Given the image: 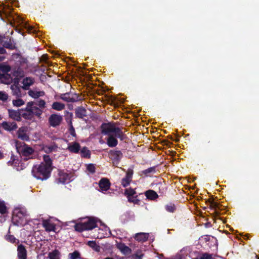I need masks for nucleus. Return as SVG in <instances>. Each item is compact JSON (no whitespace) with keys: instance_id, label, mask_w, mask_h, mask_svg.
<instances>
[{"instance_id":"obj_1","label":"nucleus","mask_w":259,"mask_h":259,"mask_svg":"<svg viewBox=\"0 0 259 259\" xmlns=\"http://www.w3.org/2000/svg\"><path fill=\"white\" fill-rule=\"evenodd\" d=\"M52 169V161L51 158L48 155H44L43 161L38 164L33 165L31 173L36 179L44 181L50 177Z\"/></svg>"},{"instance_id":"obj_2","label":"nucleus","mask_w":259,"mask_h":259,"mask_svg":"<svg viewBox=\"0 0 259 259\" xmlns=\"http://www.w3.org/2000/svg\"><path fill=\"white\" fill-rule=\"evenodd\" d=\"M101 128L102 134L109 136L107 140V144L110 147H114L117 145L116 138H119L121 140L124 139V135L121 129L114 124L104 123L102 124Z\"/></svg>"},{"instance_id":"obj_3","label":"nucleus","mask_w":259,"mask_h":259,"mask_svg":"<svg viewBox=\"0 0 259 259\" xmlns=\"http://www.w3.org/2000/svg\"><path fill=\"white\" fill-rule=\"evenodd\" d=\"M28 214L25 208H15L13 212L12 222L16 226H23L27 223Z\"/></svg>"},{"instance_id":"obj_4","label":"nucleus","mask_w":259,"mask_h":259,"mask_svg":"<svg viewBox=\"0 0 259 259\" xmlns=\"http://www.w3.org/2000/svg\"><path fill=\"white\" fill-rule=\"evenodd\" d=\"M97 226L96 220L94 218H88L84 221L77 223L74 226L76 231L82 232L85 230H92Z\"/></svg>"},{"instance_id":"obj_5","label":"nucleus","mask_w":259,"mask_h":259,"mask_svg":"<svg viewBox=\"0 0 259 259\" xmlns=\"http://www.w3.org/2000/svg\"><path fill=\"white\" fill-rule=\"evenodd\" d=\"M17 149L19 153L24 157H29L34 152V150L31 147L23 143L22 145H17Z\"/></svg>"},{"instance_id":"obj_6","label":"nucleus","mask_w":259,"mask_h":259,"mask_svg":"<svg viewBox=\"0 0 259 259\" xmlns=\"http://www.w3.org/2000/svg\"><path fill=\"white\" fill-rule=\"evenodd\" d=\"M63 120L62 116L58 114H53L49 118L50 125L53 127L59 126Z\"/></svg>"},{"instance_id":"obj_7","label":"nucleus","mask_w":259,"mask_h":259,"mask_svg":"<svg viewBox=\"0 0 259 259\" xmlns=\"http://www.w3.org/2000/svg\"><path fill=\"white\" fill-rule=\"evenodd\" d=\"M31 103H27L25 108L20 109L21 116L26 119H31L34 116L32 114L31 108Z\"/></svg>"},{"instance_id":"obj_8","label":"nucleus","mask_w":259,"mask_h":259,"mask_svg":"<svg viewBox=\"0 0 259 259\" xmlns=\"http://www.w3.org/2000/svg\"><path fill=\"white\" fill-rule=\"evenodd\" d=\"M60 98L67 102H75L80 100L77 94L72 93L62 94L60 95Z\"/></svg>"},{"instance_id":"obj_9","label":"nucleus","mask_w":259,"mask_h":259,"mask_svg":"<svg viewBox=\"0 0 259 259\" xmlns=\"http://www.w3.org/2000/svg\"><path fill=\"white\" fill-rule=\"evenodd\" d=\"M110 157L114 164H117L122 157V153L119 150L110 151Z\"/></svg>"},{"instance_id":"obj_10","label":"nucleus","mask_w":259,"mask_h":259,"mask_svg":"<svg viewBox=\"0 0 259 259\" xmlns=\"http://www.w3.org/2000/svg\"><path fill=\"white\" fill-rule=\"evenodd\" d=\"M110 182L107 178H102L99 182L100 191L104 192L107 191L110 187Z\"/></svg>"},{"instance_id":"obj_11","label":"nucleus","mask_w":259,"mask_h":259,"mask_svg":"<svg viewBox=\"0 0 259 259\" xmlns=\"http://www.w3.org/2000/svg\"><path fill=\"white\" fill-rule=\"evenodd\" d=\"M133 175V170L132 169H128L126 171V176L121 180V185L123 187L127 186L131 183Z\"/></svg>"},{"instance_id":"obj_12","label":"nucleus","mask_w":259,"mask_h":259,"mask_svg":"<svg viewBox=\"0 0 259 259\" xmlns=\"http://www.w3.org/2000/svg\"><path fill=\"white\" fill-rule=\"evenodd\" d=\"M116 246L117 248L124 255H128L131 253L132 250L125 244L122 242H117Z\"/></svg>"},{"instance_id":"obj_13","label":"nucleus","mask_w":259,"mask_h":259,"mask_svg":"<svg viewBox=\"0 0 259 259\" xmlns=\"http://www.w3.org/2000/svg\"><path fill=\"white\" fill-rule=\"evenodd\" d=\"M17 255L19 259H27V250L23 245L20 244L18 245Z\"/></svg>"},{"instance_id":"obj_14","label":"nucleus","mask_w":259,"mask_h":259,"mask_svg":"<svg viewBox=\"0 0 259 259\" xmlns=\"http://www.w3.org/2000/svg\"><path fill=\"white\" fill-rule=\"evenodd\" d=\"M42 225L46 231L51 232L55 231V225L49 220H43Z\"/></svg>"},{"instance_id":"obj_15","label":"nucleus","mask_w":259,"mask_h":259,"mask_svg":"<svg viewBox=\"0 0 259 259\" xmlns=\"http://www.w3.org/2000/svg\"><path fill=\"white\" fill-rule=\"evenodd\" d=\"M27 130L24 127L20 128L17 132L18 137L23 141H28L29 139L28 135L26 133Z\"/></svg>"},{"instance_id":"obj_16","label":"nucleus","mask_w":259,"mask_h":259,"mask_svg":"<svg viewBox=\"0 0 259 259\" xmlns=\"http://www.w3.org/2000/svg\"><path fill=\"white\" fill-rule=\"evenodd\" d=\"M9 115L10 117L12 119L17 120L20 121L21 119V112L20 110L16 111L14 110L9 109L8 110Z\"/></svg>"},{"instance_id":"obj_17","label":"nucleus","mask_w":259,"mask_h":259,"mask_svg":"<svg viewBox=\"0 0 259 259\" xmlns=\"http://www.w3.org/2000/svg\"><path fill=\"white\" fill-rule=\"evenodd\" d=\"M3 128L8 131H12L17 128V125L16 122H8L4 121L2 123Z\"/></svg>"},{"instance_id":"obj_18","label":"nucleus","mask_w":259,"mask_h":259,"mask_svg":"<svg viewBox=\"0 0 259 259\" xmlns=\"http://www.w3.org/2000/svg\"><path fill=\"white\" fill-rule=\"evenodd\" d=\"M149 235L146 233H138L135 234L134 238L139 242H145L149 238Z\"/></svg>"},{"instance_id":"obj_19","label":"nucleus","mask_w":259,"mask_h":259,"mask_svg":"<svg viewBox=\"0 0 259 259\" xmlns=\"http://www.w3.org/2000/svg\"><path fill=\"white\" fill-rule=\"evenodd\" d=\"M34 82V80L32 77H28L24 78L22 81L23 89L28 90L29 87L32 85Z\"/></svg>"},{"instance_id":"obj_20","label":"nucleus","mask_w":259,"mask_h":259,"mask_svg":"<svg viewBox=\"0 0 259 259\" xmlns=\"http://www.w3.org/2000/svg\"><path fill=\"white\" fill-rule=\"evenodd\" d=\"M75 115L77 117L82 118L87 116V111L84 108L79 107L75 110Z\"/></svg>"},{"instance_id":"obj_21","label":"nucleus","mask_w":259,"mask_h":259,"mask_svg":"<svg viewBox=\"0 0 259 259\" xmlns=\"http://www.w3.org/2000/svg\"><path fill=\"white\" fill-rule=\"evenodd\" d=\"M67 149L71 152L77 153L80 150L79 144L75 142L72 143L68 146Z\"/></svg>"},{"instance_id":"obj_22","label":"nucleus","mask_w":259,"mask_h":259,"mask_svg":"<svg viewBox=\"0 0 259 259\" xmlns=\"http://www.w3.org/2000/svg\"><path fill=\"white\" fill-rule=\"evenodd\" d=\"M28 94L29 96L35 99L45 95V92L44 91H37L33 90H30L28 92Z\"/></svg>"},{"instance_id":"obj_23","label":"nucleus","mask_w":259,"mask_h":259,"mask_svg":"<svg viewBox=\"0 0 259 259\" xmlns=\"http://www.w3.org/2000/svg\"><path fill=\"white\" fill-rule=\"evenodd\" d=\"M145 196L148 199L151 200H154L158 197V195L157 193L154 191L152 190H149L146 191Z\"/></svg>"},{"instance_id":"obj_24","label":"nucleus","mask_w":259,"mask_h":259,"mask_svg":"<svg viewBox=\"0 0 259 259\" xmlns=\"http://www.w3.org/2000/svg\"><path fill=\"white\" fill-rule=\"evenodd\" d=\"M65 105L58 102H55L52 104V108L57 111H61L65 108Z\"/></svg>"},{"instance_id":"obj_25","label":"nucleus","mask_w":259,"mask_h":259,"mask_svg":"<svg viewBox=\"0 0 259 259\" xmlns=\"http://www.w3.org/2000/svg\"><path fill=\"white\" fill-rule=\"evenodd\" d=\"M29 103H31V109L33 116H40L42 114V111L37 106H34V103L33 102H29Z\"/></svg>"},{"instance_id":"obj_26","label":"nucleus","mask_w":259,"mask_h":259,"mask_svg":"<svg viewBox=\"0 0 259 259\" xmlns=\"http://www.w3.org/2000/svg\"><path fill=\"white\" fill-rule=\"evenodd\" d=\"M12 94L17 97H20L21 96V90L17 85L13 84L11 87Z\"/></svg>"},{"instance_id":"obj_27","label":"nucleus","mask_w":259,"mask_h":259,"mask_svg":"<svg viewBox=\"0 0 259 259\" xmlns=\"http://www.w3.org/2000/svg\"><path fill=\"white\" fill-rule=\"evenodd\" d=\"M46 259H60L58 251L55 250L50 252Z\"/></svg>"},{"instance_id":"obj_28","label":"nucleus","mask_w":259,"mask_h":259,"mask_svg":"<svg viewBox=\"0 0 259 259\" xmlns=\"http://www.w3.org/2000/svg\"><path fill=\"white\" fill-rule=\"evenodd\" d=\"M87 244L92 248L94 250L96 251H100V247L98 245L96 241H89L88 242Z\"/></svg>"},{"instance_id":"obj_29","label":"nucleus","mask_w":259,"mask_h":259,"mask_svg":"<svg viewBox=\"0 0 259 259\" xmlns=\"http://www.w3.org/2000/svg\"><path fill=\"white\" fill-rule=\"evenodd\" d=\"M72 114H70V119H67V121L69 123V132H70V134L73 137L75 136L76 135V134H75V129L73 127V125H72V122H71V117H72Z\"/></svg>"},{"instance_id":"obj_30","label":"nucleus","mask_w":259,"mask_h":259,"mask_svg":"<svg viewBox=\"0 0 259 259\" xmlns=\"http://www.w3.org/2000/svg\"><path fill=\"white\" fill-rule=\"evenodd\" d=\"M57 148V146L55 145H50V146H44L42 147V150L46 153H50L52 152L53 150H55Z\"/></svg>"},{"instance_id":"obj_31","label":"nucleus","mask_w":259,"mask_h":259,"mask_svg":"<svg viewBox=\"0 0 259 259\" xmlns=\"http://www.w3.org/2000/svg\"><path fill=\"white\" fill-rule=\"evenodd\" d=\"M8 212L7 208L4 201H0V213L4 214Z\"/></svg>"},{"instance_id":"obj_32","label":"nucleus","mask_w":259,"mask_h":259,"mask_svg":"<svg viewBox=\"0 0 259 259\" xmlns=\"http://www.w3.org/2000/svg\"><path fill=\"white\" fill-rule=\"evenodd\" d=\"M6 239L8 241L12 243H19V240L17 239L13 235H8L6 236Z\"/></svg>"},{"instance_id":"obj_33","label":"nucleus","mask_w":259,"mask_h":259,"mask_svg":"<svg viewBox=\"0 0 259 259\" xmlns=\"http://www.w3.org/2000/svg\"><path fill=\"white\" fill-rule=\"evenodd\" d=\"M69 259H80V254L79 252L75 251L69 254Z\"/></svg>"},{"instance_id":"obj_34","label":"nucleus","mask_w":259,"mask_h":259,"mask_svg":"<svg viewBox=\"0 0 259 259\" xmlns=\"http://www.w3.org/2000/svg\"><path fill=\"white\" fill-rule=\"evenodd\" d=\"M25 104L24 101L21 99H18L13 101V104L16 107H20Z\"/></svg>"},{"instance_id":"obj_35","label":"nucleus","mask_w":259,"mask_h":259,"mask_svg":"<svg viewBox=\"0 0 259 259\" xmlns=\"http://www.w3.org/2000/svg\"><path fill=\"white\" fill-rule=\"evenodd\" d=\"M81 154L83 157H89L90 155V151L86 147H83L81 150Z\"/></svg>"},{"instance_id":"obj_36","label":"nucleus","mask_w":259,"mask_h":259,"mask_svg":"<svg viewBox=\"0 0 259 259\" xmlns=\"http://www.w3.org/2000/svg\"><path fill=\"white\" fill-rule=\"evenodd\" d=\"M125 194L127 195V198L131 197L136 194V191L133 189H127L125 191Z\"/></svg>"},{"instance_id":"obj_37","label":"nucleus","mask_w":259,"mask_h":259,"mask_svg":"<svg viewBox=\"0 0 259 259\" xmlns=\"http://www.w3.org/2000/svg\"><path fill=\"white\" fill-rule=\"evenodd\" d=\"M24 27L27 29V30L30 32H34L36 30L33 26L29 25L26 22H24Z\"/></svg>"},{"instance_id":"obj_38","label":"nucleus","mask_w":259,"mask_h":259,"mask_svg":"<svg viewBox=\"0 0 259 259\" xmlns=\"http://www.w3.org/2000/svg\"><path fill=\"white\" fill-rule=\"evenodd\" d=\"M166 210L170 212H173L176 209L175 206L174 204H170L165 206Z\"/></svg>"},{"instance_id":"obj_39","label":"nucleus","mask_w":259,"mask_h":259,"mask_svg":"<svg viewBox=\"0 0 259 259\" xmlns=\"http://www.w3.org/2000/svg\"><path fill=\"white\" fill-rule=\"evenodd\" d=\"M8 98V95L4 92L0 91V100L6 101Z\"/></svg>"},{"instance_id":"obj_40","label":"nucleus","mask_w":259,"mask_h":259,"mask_svg":"<svg viewBox=\"0 0 259 259\" xmlns=\"http://www.w3.org/2000/svg\"><path fill=\"white\" fill-rule=\"evenodd\" d=\"M87 170L90 171L91 174H94L95 172L96 168L93 164H89L87 165Z\"/></svg>"},{"instance_id":"obj_41","label":"nucleus","mask_w":259,"mask_h":259,"mask_svg":"<svg viewBox=\"0 0 259 259\" xmlns=\"http://www.w3.org/2000/svg\"><path fill=\"white\" fill-rule=\"evenodd\" d=\"M155 172V169L154 167H151L148 168L144 171H143V173L146 175H148V174L150 173H154Z\"/></svg>"},{"instance_id":"obj_42","label":"nucleus","mask_w":259,"mask_h":259,"mask_svg":"<svg viewBox=\"0 0 259 259\" xmlns=\"http://www.w3.org/2000/svg\"><path fill=\"white\" fill-rule=\"evenodd\" d=\"M4 47L6 48L10 49L11 50L13 49L14 48V45L12 44L11 40H10L9 41H8V42L7 41L5 42L4 44Z\"/></svg>"},{"instance_id":"obj_43","label":"nucleus","mask_w":259,"mask_h":259,"mask_svg":"<svg viewBox=\"0 0 259 259\" xmlns=\"http://www.w3.org/2000/svg\"><path fill=\"white\" fill-rule=\"evenodd\" d=\"M128 200L129 202H133L134 204H139L140 202V200L139 199L134 197H128Z\"/></svg>"},{"instance_id":"obj_44","label":"nucleus","mask_w":259,"mask_h":259,"mask_svg":"<svg viewBox=\"0 0 259 259\" xmlns=\"http://www.w3.org/2000/svg\"><path fill=\"white\" fill-rule=\"evenodd\" d=\"M135 255L137 258L141 259L143 256L144 254L142 250H138L135 253Z\"/></svg>"},{"instance_id":"obj_45","label":"nucleus","mask_w":259,"mask_h":259,"mask_svg":"<svg viewBox=\"0 0 259 259\" xmlns=\"http://www.w3.org/2000/svg\"><path fill=\"white\" fill-rule=\"evenodd\" d=\"M201 259H212V254L208 253H204L201 256Z\"/></svg>"},{"instance_id":"obj_46","label":"nucleus","mask_w":259,"mask_h":259,"mask_svg":"<svg viewBox=\"0 0 259 259\" xmlns=\"http://www.w3.org/2000/svg\"><path fill=\"white\" fill-rule=\"evenodd\" d=\"M37 105L39 107L44 108L45 107L46 102L44 100H40L38 101Z\"/></svg>"},{"instance_id":"obj_47","label":"nucleus","mask_w":259,"mask_h":259,"mask_svg":"<svg viewBox=\"0 0 259 259\" xmlns=\"http://www.w3.org/2000/svg\"><path fill=\"white\" fill-rule=\"evenodd\" d=\"M6 53V50L3 47H0V54H4ZM4 57L0 56V61L4 60Z\"/></svg>"},{"instance_id":"obj_48","label":"nucleus","mask_w":259,"mask_h":259,"mask_svg":"<svg viewBox=\"0 0 259 259\" xmlns=\"http://www.w3.org/2000/svg\"><path fill=\"white\" fill-rule=\"evenodd\" d=\"M17 161H18V160L14 159L12 161L11 160L9 161L8 162V164L9 165L16 166V164L17 163Z\"/></svg>"},{"instance_id":"obj_49","label":"nucleus","mask_w":259,"mask_h":259,"mask_svg":"<svg viewBox=\"0 0 259 259\" xmlns=\"http://www.w3.org/2000/svg\"><path fill=\"white\" fill-rule=\"evenodd\" d=\"M228 228H229V229H230V230H232V228H231V227H230V226H229V225H228Z\"/></svg>"},{"instance_id":"obj_50","label":"nucleus","mask_w":259,"mask_h":259,"mask_svg":"<svg viewBox=\"0 0 259 259\" xmlns=\"http://www.w3.org/2000/svg\"><path fill=\"white\" fill-rule=\"evenodd\" d=\"M3 157L2 154L0 153V159L2 158Z\"/></svg>"},{"instance_id":"obj_51","label":"nucleus","mask_w":259,"mask_h":259,"mask_svg":"<svg viewBox=\"0 0 259 259\" xmlns=\"http://www.w3.org/2000/svg\"><path fill=\"white\" fill-rule=\"evenodd\" d=\"M105 259H113V258H111V257H107V258H105Z\"/></svg>"},{"instance_id":"obj_52","label":"nucleus","mask_w":259,"mask_h":259,"mask_svg":"<svg viewBox=\"0 0 259 259\" xmlns=\"http://www.w3.org/2000/svg\"><path fill=\"white\" fill-rule=\"evenodd\" d=\"M102 236H97V238H102Z\"/></svg>"}]
</instances>
